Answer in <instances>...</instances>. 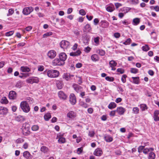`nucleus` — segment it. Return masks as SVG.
Masks as SVG:
<instances>
[{
  "label": "nucleus",
  "mask_w": 159,
  "mask_h": 159,
  "mask_svg": "<svg viewBox=\"0 0 159 159\" xmlns=\"http://www.w3.org/2000/svg\"><path fill=\"white\" fill-rule=\"evenodd\" d=\"M20 107L25 113H28L30 111V107L29 104L26 101L22 102L20 104Z\"/></svg>",
  "instance_id": "f257e3e1"
},
{
  "label": "nucleus",
  "mask_w": 159,
  "mask_h": 159,
  "mask_svg": "<svg viewBox=\"0 0 159 159\" xmlns=\"http://www.w3.org/2000/svg\"><path fill=\"white\" fill-rule=\"evenodd\" d=\"M48 77L51 78H56L59 75V72L55 70H50L47 72Z\"/></svg>",
  "instance_id": "f03ea898"
},
{
  "label": "nucleus",
  "mask_w": 159,
  "mask_h": 159,
  "mask_svg": "<svg viewBox=\"0 0 159 159\" xmlns=\"http://www.w3.org/2000/svg\"><path fill=\"white\" fill-rule=\"evenodd\" d=\"M22 129V133L25 135H27L30 134V128L28 124L25 123L23 124Z\"/></svg>",
  "instance_id": "7ed1b4c3"
},
{
  "label": "nucleus",
  "mask_w": 159,
  "mask_h": 159,
  "mask_svg": "<svg viewBox=\"0 0 159 159\" xmlns=\"http://www.w3.org/2000/svg\"><path fill=\"white\" fill-rule=\"evenodd\" d=\"M60 45L61 48L64 49H66L69 47L70 43L67 41L62 40L60 42Z\"/></svg>",
  "instance_id": "20e7f679"
},
{
  "label": "nucleus",
  "mask_w": 159,
  "mask_h": 159,
  "mask_svg": "<svg viewBox=\"0 0 159 159\" xmlns=\"http://www.w3.org/2000/svg\"><path fill=\"white\" fill-rule=\"evenodd\" d=\"M26 82L29 84H33V83H38L39 82V79L38 78L32 77L26 80Z\"/></svg>",
  "instance_id": "39448f33"
},
{
  "label": "nucleus",
  "mask_w": 159,
  "mask_h": 159,
  "mask_svg": "<svg viewBox=\"0 0 159 159\" xmlns=\"http://www.w3.org/2000/svg\"><path fill=\"white\" fill-rule=\"evenodd\" d=\"M64 64V62H62L58 58L54 59L52 61V64L54 66L63 65Z\"/></svg>",
  "instance_id": "423d86ee"
},
{
  "label": "nucleus",
  "mask_w": 159,
  "mask_h": 159,
  "mask_svg": "<svg viewBox=\"0 0 159 159\" xmlns=\"http://www.w3.org/2000/svg\"><path fill=\"white\" fill-rule=\"evenodd\" d=\"M69 100L70 103L72 105H74L76 102V98L74 94L71 93L69 97Z\"/></svg>",
  "instance_id": "0eeeda50"
},
{
  "label": "nucleus",
  "mask_w": 159,
  "mask_h": 159,
  "mask_svg": "<svg viewBox=\"0 0 159 159\" xmlns=\"http://www.w3.org/2000/svg\"><path fill=\"white\" fill-rule=\"evenodd\" d=\"M47 55L49 58L51 59H53L56 56V52L54 50H51L48 52Z\"/></svg>",
  "instance_id": "6e6552de"
},
{
  "label": "nucleus",
  "mask_w": 159,
  "mask_h": 159,
  "mask_svg": "<svg viewBox=\"0 0 159 159\" xmlns=\"http://www.w3.org/2000/svg\"><path fill=\"white\" fill-rule=\"evenodd\" d=\"M73 87L74 89L77 93H79L81 92L82 91V88L79 85L77 84H74L73 85Z\"/></svg>",
  "instance_id": "1a4fd4ad"
},
{
  "label": "nucleus",
  "mask_w": 159,
  "mask_h": 159,
  "mask_svg": "<svg viewBox=\"0 0 159 159\" xmlns=\"http://www.w3.org/2000/svg\"><path fill=\"white\" fill-rule=\"evenodd\" d=\"M9 97L10 99L14 100L16 98V92L14 91H11L10 92L9 94Z\"/></svg>",
  "instance_id": "9d476101"
},
{
  "label": "nucleus",
  "mask_w": 159,
  "mask_h": 159,
  "mask_svg": "<svg viewBox=\"0 0 159 159\" xmlns=\"http://www.w3.org/2000/svg\"><path fill=\"white\" fill-rule=\"evenodd\" d=\"M59 58L62 62H64L66 59L67 56L65 53L61 52L59 55Z\"/></svg>",
  "instance_id": "9b49d317"
},
{
  "label": "nucleus",
  "mask_w": 159,
  "mask_h": 159,
  "mask_svg": "<svg viewBox=\"0 0 159 159\" xmlns=\"http://www.w3.org/2000/svg\"><path fill=\"white\" fill-rule=\"evenodd\" d=\"M102 154V151L100 148H98L95 150L93 152V154L97 156H100Z\"/></svg>",
  "instance_id": "f8f14e48"
},
{
  "label": "nucleus",
  "mask_w": 159,
  "mask_h": 159,
  "mask_svg": "<svg viewBox=\"0 0 159 159\" xmlns=\"http://www.w3.org/2000/svg\"><path fill=\"white\" fill-rule=\"evenodd\" d=\"M58 94V97L61 99L65 100L67 98L66 95L63 91H59Z\"/></svg>",
  "instance_id": "ddd939ff"
},
{
  "label": "nucleus",
  "mask_w": 159,
  "mask_h": 159,
  "mask_svg": "<svg viewBox=\"0 0 159 159\" xmlns=\"http://www.w3.org/2000/svg\"><path fill=\"white\" fill-rule=\"evenodd\" d=\"M8 112L7 109L3 107H0V115H6Z\"/></svg>",
  "instance_id": "4468645a"
},
{
  "label": "nucleus",
  "mask_w": 159,
  "mask_h": 159,
  "mask_svg": "<svg viewBox=\"0 0 159 159\" xmlns=\"http://www.w3.org/2000/svg\"><path fill=\"white\" fill-rule=\"evenodd\" d=\"M154 120L155 121H159V111L158 110H156L154 112L153 115Z\"/></svg>",
  "instance_id": "2eb2a0df"
},
{
  "label": "nucleus",
  "mask_w": 159,
  "mask_h": 159,
  "mask_svg": "<svg viewBox=\"0 0 159 159\" xmlns=\"http://www.w3.org/2000/svg\"><path fill=\"white\" fill-rule=\"evenodd\" d=\"M67 116L71 119H73L76 117L75 113L73 111H69L67 115Z\"/></svg>",
  "instance_id": "dca6fc26"
},
{
  "label": "nucleus",
  "mask_w": 159,
  "mask_h": 159,
  "mask_svg": "<svg viewBox=\"0 0 159 159\" xmlns=\"http://www.w3.org/2000/svg\"><path fill=\"white\" fill-rule=\"evenodd\" d=\"M116 111L118 112L119 114L122 115L124 113L125 111V109L122 107H120L117 108Z\"/></svg>",
  "instance_id": "f3484780"
},
{
  "label": "nucleus",
  "mask_w": 159,
  "mask_h": 159,
  "mask_svg": "<svg viewBox=\"0 0 159 159\" xmlns=\"http://www.w3.org/2000/svg\"><path fill=\"white\" fill-rule=\"evenodd\" d=\"M81 53L80 50H78L75 52H72L70 53V55L71 56H77L80 55Z\"/></svg>",
  "instance_id": "a211bd4d"
},
{
  "label": "nucleus",
  "mask_w": 159,
  "mask_h": 159,
  "mask_svg": "<svg viewBox=\"0 0 159 159\" xmlns=\"http://www.w3.org/2000/svg\"><path fill=\"white\" fill-rule=\"evenodd\" d=\"M20 69L22 72H29L30 70V68L26 66H21Z\"/></svg>",
  "instance_id": "6ab92c4d"
},
{
  "label": "nucleus",
  "mask_w": 159,
  "mask_h": 159,
  "mask_svg": "<svg viewBox=\"0 0 159 159\" xmlns=\"http://www.w3.org/2000/svg\"><path fill=\"white\" fill-rule=\"evenodd\" d=\"M72 75H70L68 74H64L62 76L63 79H65L66 81H68L70 79L71 76H73Z\"/></svg>",
  "instance_id": "aec40b11"
},
{
  "label": "nucleus",
  "mask_w": 159,
  "mask_h": 159,
  "mask_svg": "<svg viewBox=\"0 0 159 159\" xmlns=\"http://www.w3.org/2000/svg\"><path fill=\"white\" fill-rule=\"evenodd\" d=\"M91 58L92 61H98L99 58L98 56L96 54L93 55L91 56Z\"/></svg>",
  "instance_id": "412c9836"
},
{
  "label": "nucleus",
  "mask_w": 159,
  "mask_h": 159,
  "mask_svg": "<svg viewBox=\"0 0 159 159\" xmlns=\"http://www.w3.org/2000/svg\"><path fill=\"white\" fill-rule=\"evenodd\" d=\"M140 21L139 18H136L133 20V23L135 25H137L140 23Z\"/></svg>",
  "instance_id": "4be33fe9"
},
{
  "label": "nucleus",
  "mask_w": 159,
  "mask_h": 159,
  "mask_svg": "<svg viewBox=\"0 0 159 159\" xmlns=\"http://www.w3.org/2000/svg\"><path fill=\"white\" fill-rule=\"evenodd\" d=\"M105 140L107 142H111L113 140L112 138L109 135H107L104 137Z\"/></svg>",
  "instance_id": "5701e85b"
},
{
  "label": "nucleus",
  "mask_w": 159,
  "mask_h": 159,
  "mask_svg": "<svg viewBox=\"0 0 159 159\" xmlns=\"http://www.w3.org/2000/svg\"><path fill=\"white\" fill-rule=\"evenodd\" d=\"M155 157V153L152 152H151L149 154L148 159H154Z\"/></svg>",
  "instance_id": "b1692460"
},
{
  "label": "nucleus",
  "mask_w": 159,
  "mask_h": 159,
  "mask_svg": "<svg viewBox=\"0 0 159 159\" xmlns=\"http://www.w3.org/2000/svg\"><path fill=\"white\" fill-rule=\"evenodd\" d=\"M100 25L102 28H106L108 26L107 23L105 21H102L100 23Z\"/></svg>",
  "instance_id": "393cba45"
},
{
  "label": "nucleus",
  "mask_w": 159,
  "mask_h": 159,
  "mask_svg": "<svg viewBox=\"0 0 159 159\" xmlns=\"http://www.w3.org/2000/svg\"><path fill=\"white\" fill-rule=\"evenodd\" d=\"M1 102L2 104H7L8 103V101L5 97H3L1 101Z\"/></svg>",
  "instance_id": "a878e982"
},
{
  "label": "nucleus",
  "mask_w": 159,
  "mask_h": 159,
  "mask_svg": "<svg viewBox=\"0 0 159 159\" xmlns=\"http://www.w3.org/2000/svg\"><path fill=\"white\" fill-rule=\"evenodd\" d=\"M116 107V104L114 102H111L109 105L108 107L110 109H112Z\"/></svg>",
  "instance_id": "bb28decb"
},
{
  "label": "nucleus",
  "mask_w": 159,
  "mask_h": 159,
  "mask_svg": "<svg viewBox=\"0 0 159 159\" xmlns=\"http://www.w3.org/2000/svg\"><path fill=\"white\" fill-rule=\"evenodd\" d=\"M51 118V114L49 113H47L44 116V118L46 120H48Z\"/></svg>",
  "instance_id": "cd10ccee"
},
{
  "label": "nucleus",
  "mask_w": 159,
  "mask_h": 159,
  "mask_svg": "<svg viewBox=\"0 0 159 159\" xmlns=\"http://www.w3.org/2000/svg\"><path fill=\"white\" fill-rule=\"evenodd\" d=\"M23 155L27 159L29 158L31 156L30 153L27 151L24 152Z\"/></svg>",
  "instance_id": "c85d7f7f"
},
{
  "label": "nucleus",
  "mask_w": 159,
  "mask_h": 159,
  "mask_svg": "<svg viewBox=\"0 0 159 159\" xmlns=\"http://www.w3.org/2000/svg\"><path fill=\"white\" fill-rule=\"evenodd\" d=\"M140 107L142 111H144L148 108L147 105L144 104H141Z\"/></svg>",
  "instance_id": "c756f323"
},
{
  "label": "nucleus",
  "mask_w": 159,
  "mask_h": 159,
  "mask_svg": "<svg viewBox=\"0 0 159 159\" xmlns=\"http://www.w3.org/2000/svg\"><path fill=\"white\" fill-rule=\"evenodd\" d=\"M109 64L111 67L116 66L117 65V63L114 60L110 61Z\"/></svg>",
  "instance_id": "7c9ffc66"
},
{
  "label": "nucleus",
  "mask_w": 159,
  "mask_h": 159,
  "mask_svg": "<svg viewBox=\"0 0 159 159\" xmlns=\"http://www.w3.org/2000/svg\"><path fill=\"white\" fill-rule=\"evenodd\" d=\"M57 86L58 89H61L63 87L62 82L60 81H57Z\"/></svg>",
  "instance_id": "2f4dec72"
},
{
  "label": "nucleus",
  "mask_w": 159,
  "mask_h": 159,
  "mask_svg": "<svg viewBox=\"0 0 159 159\" xmlns=\"http://www.w3.org/2000/svg\"><path fill=\"white\" fill-rule=\"evenodd\" d=\"M132 78L133 79V82L134 83L136 84H138L139 82V77H132Z\"/></svg>",
  "instance_id": "473e14b6"
},
{
  "label": "nucleus",
  "mask_w": 159,
  "mask_h": 159,
  "mask_svg": "<svg viewBox=\"0 0 159 159\" xmlns=\"http://www.w3.org/2000/svg\"><path fill=\"white\" fill-rule=\"evenodd\" d=\"M97 52L101 56H104L105 53V51L102 49L97 50Z\"/></svg>",
  "instance_id": "72a5a7b5"
},
{
  "label": "nucleus",
  "mask_w": 159,
  "mask_h": 159,
  "mask_svg": "<svg viewBox=\"0 0 159 159\" xmlns=\"http://www.w3.org/2000/svg\"><path fill=\"white\" fill-rule=\"evenodd\" d=\"M142 49L143 51L147 52L149 50L150 48L148 45L146 44L145 46H143L142 48Z\"/></svg>",
  "instance_id": "f704fd0d"
},
{
  "label": "nucleus",
  "mask_w": 159,
  "mask_h": 159,
  "mask_svg": "<svg viewBox=\"0 0 159 159\" xmlns=\"http://www.w3.org/2000/svg\"><path fill=\"white\" fill-rule=\"evenodd\" d=\"M23 12L25 15H27L30 13L27 7L23 9Z\"/></svg>",
  "instance_id": "c9c22d12"
},
{
  "label": "nucleus",
  "mask_w": 159,
  "mask_h": 159,
  "mask_svg": "<svg viewBox=\"0 0 159 159\" xmlns=\"http://www.w3.org/2000/svg\"><path fill=\"white\" fill-rule=\"evenodd\" d=\"M79 104L80 105L84 108H87L88 107V105L83 101L80 102Z\"/></svg>",
  "instance_id": "e433bc0d"
},
{
  "label": "nucleus",
  "mask_w": 159,
  "mask_h": 159,
  "mask_svg": "<svg viewBox=\"0 0 159 159\" xmlns=\"http://www.w3.org/2000/svg\"><path fill=\"white\" fill-rule=\"evenodd\" d=\"M133 111L134 113L138 114L139 113V109L137 107H134L133 109Z\"/></svg>",
  "instance_id": "4c0bfd02"
},
{
  "label": "nucleus",
  "mask_w": 159,
  "mask_h": 159,
  "mask_svg": "<svg viewBox=\"0 0 159 159\" xmlns=\"http://www.w3.org/2000/svg\"><path fill=\"white\" fill-rule=\"evenodd\" d=\"M48 148L45 146H42L41 148V151L44 152H46L48 151Z\"/></svg>",
  "instance_id": "58836bf2"
},
{
  "label": "nucleus",
  "mask_w": 159,
  "mask_h": 159,
  "mask_svg": "<svg viewBox=\"0 0 159 159\" xmlns=\"http://www.w3.org/2000/svg\"><path fill=\"white\" fill-rule=\"evenodd\" d=\"M131 73L134 74L137 73L138 72V70L135 68H131L130 69Z\"/></svg>",
  "instance_id": "ea45409f"
},
{
  "label": "nucleus",
  "mask_w": 159,
  "mask_h": 159,
  "mask_svg": "<svg viewBox=\"0 0 159 159\" xmlns=\"http://www.w3.org/2000/svg\"><path fill=\"white\" fill-rule=\"evenodd\" d=\"M127 75H123L121 77V81L123 83L126 82V78L127 77Z\"/></svg>",
  "instance_id": "a19ab883"
},
{
  "label": "nucleus",
  "mask_w": 159,
  "mask_h": 159,
  "mask_svg": "<svg viewBox=\"0 0 159 159\" xmlns=\"http://www.w3.org/2000/svg\"><path fill=\"white\" fill-rule=\"evenodd\" d=\"M106 9L107 11L110 12H111L114 10L113 8L110 6L107 7L106 8Z\"/></svg>",
  "instance_id": "79ce46f5"
},
{
  "label": "nucleus",
  "mask_w": 159,
  "mask_h": 159,
  "mask_svg": "<svg viewBox=\"0 0 159 159\" xmlns=\"http://www.w3.org/2000/svg\"><path fill=\"white\" fill-rule=\"evenodd\" d=\"M59 143H65V138L63 137H60L58 140Z\"/></svg>",
  "instance_id": "37998d69"
},
{
  "label": "nucleus",
  "mask_w": 159,
  "mask_h": 159,
  "mask_svg": "<svg viewBox=\"0 0 159 159\" xmlns=\"http://www.w3.org/2000/svg\"><path fill=\"white\" fill-rule=\"evenodd\" d=\"M14 33L13 30H11L6 33V35L7 36H9L12 35Z\"/></svg>",
  "instance_id": "c03bdc74"
},
{
  "label": "nucleus",
  "mask_w": 159,
  "mask_h": 159,
  "mask_svg": "<svg viewBox=\"0 0 159 159\" xmlns=\"http://www.w3.org/2000/svg\"><path fill=\"white\" fill-rule=\"evenodd\" d=\"M22 83L20 81L17 82L16 84L15 87L16 88H20L21 87Z\"/></svg>",
  "instance_id": "a18cd8bd"
},
{
  "label": "nucleus",
  "mask_w": 159,
  "mask_h": 159,
  "mask_svg": "<svg viewBox=\"0 0 159 159\" xmlns=\"http://www.w3.org/2000/svg\"><path fill=\"white\" fill-rule=\"evenodd\" d=\"M52 34V33L51 32H49L44 34L43 35V38H46L48 36L51 35Z\"/></svg>",
  "instance_id": "49530a36"
},
{
  "label": "nucleus",
  "mask_w": 159,
  "mask_h": 159,
  "mask_svg": "<svg viewBox=\"0 0 159 159\" xmlns=\"http://www.w3.org/2000/svg\"><path fill=\"white\" fill-rule=\"evenodd\" d=\"M105 79L111 82L113 81L114 80V79L113 77H110L109 76L106 77Z\"/></svg>",
  "instance_id": "de8ad7c7"
},
{
  "label": "nucleus",
  "mask_w": 159,
  "mask_h": 159,
  "mask_svg": "<svg viewBox=\"0 0 159 159\" xmlns=\"http://www.w3.org/2000/svg\"><path fill=\"white\" fill-rule=\"evenodd\" d=\"M145 147V146H140L138 148V151L139 152H141L143 150Z\"/></svg>",
  "instance_id": "09e8293b"
},
{
  "label": "nucleus",
  "mask_w": 159,
  "mask_h": 159,
  "mask_svg": "<svg viewBox=\"0 0 159 159\" xmlns=\"http://www.w3.org/2000/svg\"><path fill=\"white\" fill-rule=\"evenodd\" d=\"M32 129L33 131H36L39 129V126L36 125H34L32 127Z\"/></svg>",
  "instance_id": "8fccbe9b"
},
{
  "label": "nucleus",
  "mask_w": 159,
  "mask_h": 159,
  "mask_svg": "<svg viewBox=\"0 0 159 159\" xmlns=\"http://www.w3.org/2000/svg\"><path fill=\"white\" fill-rule=\"evenodd\" d=\"M131 42V39H128L125 42L123 43V44L125 45L129 44Z\"/></svg>",
  "instance_id": "3c124183"
},
{
  "label": "nucleus",
  "mask_w": 159,
  "mask_h": 159,
  "mask_svg": "<svg viewBox=\"0 0 159 159\" xmlns=\"http://www.w3.org/2000/svg\"><path fill=\"white\" fill-rule=\"evenodd\" d=\"M83 148L82 147L78 148L77 149L78 154H80L82 152Z\"/></svg>",
  "instance_id": "603ef678"
},
{
  "label": "nucleus",
  "mask_w": 159,
  "mask_h": 159,
  "mask_svg": "<svg viewBox=\"0 0 159 159\" xmlns=\"http://www.w3.org/2000/svg\"><path fill=\"white\" fill-rule=\"evenodd\" d=\"M117 72L120 73L122 74L124 72V70L121 68H118L117 69Z\"/></svg>",
  "instance_id": "864d4df0"
},
{
  "label": "nucleus",
  "mask_w": 159,
  "mask_h": 159,
  "mask_svg": "<svg viewBox=\"0 0 159 159\" xmlns=\"http://www.w3.org/2000/svg\"><path fill=\"white\" fill-rule=\"evenodd\" d=\"M79 13L80 14L82 15H84L86 14V12L83 9H81L79 11Z\"/></svg>",
  "instance_id": "5fc2aeb1"
},
{
  "label": "nucleus",
  "mask_w": 159,
  "mask_h": 159,
  "mask_svg": "<svg viewBox=\"0 0 159 159\" xmlns=\"http://www.w3.org/2000/svg\"><path fill=\"white\" fill-rule=\"evenodd\" d=\"M19 118V121H20V120H25V118L23 116H18L17 117V118Z\"/></svg>",
  "instance_id": "6e6d98bb"
},
{
  "label": "nucleus",
  "mask_w": 159,
  "mask_h": 159,
  "mask_svg": "<svg viewBox=\"0 0 159 159\" xmlns=\"http://www.w3.org/2000/svg\"><path fill=\"white\" fill-rule=\"evenodd\" d=\"M114 36L116 38H118L120 36V34L119 33H115L114 34Z\"/></svg>",
  "instance_id": "4d7b16f0"
},
{
  "label": "nucleus",
  "mask_w": 159,
  "mask_h": 159,
  "mask_svg": "<svg viewBox=\"0 0 159 159\" xmlns=\"http://www.w3.org/2000/svg\"><path fill=\"white\" fill-rule=\"evenodd\" d=\"M95 134V133L94 131H90L89 132L88 135L90 137H93Z\"/></svg>",
  "instance_id": "13d9d810"
},
{
  "label": "nucleus",
  "mask_w": 159,
  "mask_h": 159,
  "mask_svg": "<svg viewBox=\"0 0 159 159\" xmlns=\"http://www.w3.org/2000/svg\"><path fill=\"white\" fill-rule=\"evenodd\" d=\"M115 5L117 9L118 8L120 7L122 5L121 4L118 2L115 3Z\"/></svg>",
  "instance_id": "bf43d9fd"
},
{
  "label": "nucleus",
  "mask_w": 159,
  "mask_h": 159,
  "mask_svg": "<svg viewBox=\"0 0 159 159\" xmlns=\"http://www.w3.org/2000/svg\"><path fill=\"white\" fill-rule=\"evenodd\" d=\"M84 29L86 30L88 29V30H90L91 28L90 25L89 24H87L84 27Z\"/></svg>",
  "instance_id": "052dcab7"
},
{
  "label": "nucleus",
  "mask_w": 159,
  "mask_h": 159,
  "mask_svg": "<svg viewBox=\"0 0 159 159\" xmlns=\"http://www.w3.org/2000/svg\"><path fill=\"white\" fill-rule=\"evenodd\" d=\"M99 37H97L96 38H95L94 39V41L95 43H97L99 42Z\"/></svg>",
  "instance_id": "680f3d73"
},
{
  "label": "nucleus",
  "mask_w": 159,
  "mask_h": 159,
  "mask_svg": "<svg viewBox=\"0 0 159 159\" xmlns=\"http://www.w3.org/2000/svg\"><path fill=\"white\" fill-rule=\"evenodd\" d=\"M44 69V67L43 66H39L38 67V70L39 71H43Z\"/></svg>",
  "instance_id": "e2e57ef3"
},
{
  "label": "nucleus",
  "mask_w": 159,
  "mask_h": 159,
  "mask_svg": "<svg viewBox=\"0 0 159 159\" xmlns=\"http://www.w3.org/2000/svg\"><path fill=\"white\" fill-rule=\"evenodd\" d=\"M99 21L98 19L95 18L93 22L94 25H97Z\"/></svg>",
  "instance_id": "0e129e2a"
},
{
  "label": "nucleus",
  "mask_w": 159,
  "mask_h": 159,
  "mask_svg": "<svg viewBox=\"0 0 159 159\" xmlns=\"http://www.w3.org/2000/svg\"><path fill=\"white\" fill-rule=\"evenodd\" d=\"M149 151V149L148 148L144 149L143 150V152L145 154H147Z\"/></svg>",
  "instance_id": "69168bd1"
},
{
  "label": "nucleus",
  "mask_w": 159,
  "mask_h": 159,
  "mask_svg": "<svg viewBox=\"0 0 159 159\" xmlns=\"http://www.w3.org/2000/svg\"><path fill=\"white\" fill-rule=\"evenodd\" d=\"M77 47H78L77 44L75 43L74 44V46H73V47L72 48L73 50L75 51L76 50V49L77 48Z\"/></svg>",
  "instance_id": "338daca9"
},
{
  "label": "nucleus",
  "mask_w": 159,
  "mask_h": 159,
  "mask_svg": "<svg viewBox=\"0 0 159 159\" xmlns=\"http://www.w3.org/2000/svg\"><path fill=\"white\" fill-rule=\"evenodd\" d=\"M153 9L156 11H159V7L158 6H156L153 7Z\"/></svg>",
  "instance_id": "774afa93"
}]
</instances>
